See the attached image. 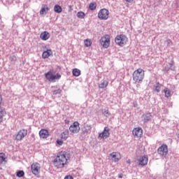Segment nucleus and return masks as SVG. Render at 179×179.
<instances>
[{
	"mask_svg": "<svg viewBox=\"0 0 179 179\" xmlns=\"http://www.w3.org/2000/svg\"><path fill=\"white\" fill-rule=\"evenodd\" d=\"M69 159V157H68L66 152H62L54 159L53 164L57 169H62L66 164Z\"/></svg>",
	"mask_w": 179,
	"mask_h": 179,
	"instance_id": "f257e3e1",
	"label": "nucleus"
},
{
	"mask_svg": "<svg viewBox=\"0 0 179 179\" xmlns=\"http://www.w3.org/2000/svg\"><path fill=\"white\" fill-rule=\"evenodd\" d=\"M145 78V71L142 69H138L133 73V80L136 83H142Z\"/></svg>",
	"mask_w": 179,
	"mask_h": 179,
	"instance_id": "f03ea898",
	"label": "nucleus"
},
{
	"mask_svg": "<svg viewBox=\"0 0 179 179\" xmlns=\"http://www.w3.org/2000/svg\"><path fill=\"white\" fill-rule=\"evenodd\" d=\"M45 77L47 80L52 83H55L57 82V80H59V79H61V75L59 73H57L56 75H55L54 73L51 71L45 73Z\"/></svg>",
	"mask_w": 179,
	"mask_h": 179,
	"instance_id": "7ed1b4c3",
	"label": "nucleus"
},
{
	"mask_svg": "<svg viewBox=\"0 0 179 179\" xmlns=\"http://www.w3.org/2000/svg\"><path fill=\"white\" fill-rule=\"evenodd\" d=\"M127 42L128 38L124 34L117 35L115 38V43L120 47H124Z\"/></svg>",
	"mask_w": 179,
	"mask_h": 179,
	"instance_id": "20e7f679",
	"label": "nucleus"
},
{
	"mask_svg": "<svg viewBox=\"0 0 179 179\" xmlns=\"http://www.w3.org/2000/svg\"><path fill=\"white\" fill-rule=\"evenodd\" d=\"M109 15L110 11L106 8H103L99 12L98 17L100 19V20H107Z\"/></svg>",
	"mask_w": 179,
	"mask_h": 179,
	"instance_id": "39448f33",
	"label": "nucleus"
},
{
	"mask_svg": "<svg viewBox=\"0 0 179 179\" xmlns=\"http://www.w3.org/2000/svg\"><path fill=\"white\" fill-rule=\"evenodd\" d=\"M100 43L103 48H108L110 47V36L108 35L103 36L100 40Z\"/></svg>",
	"mask_w": 179,
	"mask_h": 179,
	"instance_id": "423d86ee",
	"label": "nucleus"
},
{
	"mask_svg": "<svg viewBox=\"0 0 179 179\" xmlns=\"http://www.w3.org/2000/svg\"><path fill=\"white\" fill-rule=\"evenodd\" d=\"M158 154L160 155V156H166L169 153V149L167 148V145L163 144L162 146H160L157 150Z\"/></svg>",
	"mask_w": 179,
	"mask_h": 179,
	"instance_id": "0eeeda50",
	"label": "nucleus"
},
{
	"mask_svg": "<svg viewBox=\"0 0 179 179\" xmlns=\"http://www.w3.org/2000/svg\"><path fill=\"white\" fill-rule=\"evenodd\" d=\"M69 131L73 134H78V132L80 131V127H79V122H74L73 124L70 126Z\"/></svg>",
	"mask_w": 179,
	"mask_h": 179,
	"instance_id": "6e6552de",
	"label": "nucleus"
},
{
	"mask_svg": "<svg viewBox=\"0 0 179 179\" xmlns=\"http://www.w3.org/2000/svg\"><path fill=\"white\" fill-rule=\"evenodd\" d=\"M27 135V130L26 129H21L19 131L17 134L16 135L15 139L16 141H22L24 136Z\"/></svg>",
	"mask_w": 179,
	"mask_h": 179,
	"instance_id": "1a4fd4ad",
	"label": "nucleus"
},
{
	"mask_svg": "<svg viewBox=\"0 0 179 179\" xmlns=\"http://www.w3.org/2000/svg\"><path fill=\"white\" fill-rule=\"evenodd\" d=\"M31 168L33 174H34L35 176H37L38 174L40 173V164L34 163L32 164Z\"/></svg>",
	"mask_w": 179,
	"mask_h": 179,
	"instance_id": "9d476101",
	"label": "nucleus"
},
{
	"mask_svg": "<svg viewBox=\"0 0 179 179\" xmlns=\"http://www.w3.org/2000/svg\"><path fill=\"white\" fill-rule=\"evenodd\" d=\"M99 136L102 139H104V138H108V136H110V129L108 128V127H104L103 131L101 134H99Z\"/></svg>",
	"mask_w": 179,
	"mask_h": 179,
	"instance_id": "9b49d317",
	"label": "nucleus"
},
{
	"mask_svg": "<svg viewBox=\"0 0 179 179\" xmlns=\"http://www.w3.org/2000/svg\"><path fill=\"white\" fill-rule=\"evenodd\" d=\"M152 118V116L150 113H145L141 116V120L143 122H149Z\"/></svg>",
	"mask_w": 179,
	"mask_h": 179,
	"instance_id": "f8f14e48",
	"label": "nucleus"
},
{
	"mask_svg": "<svg viewBox=\"0 0 179 179\" xmlns=\"http://www.w3.org/2000/svg\"><path fill=\"white\" fill-rule=\"evenodd\" d=\"M133 135L137 138H141L143 135V130L142 128H135L133 129Z\"/></svg>",
	"mask_w": 179,
	"mask_h": 179,
	"instance_id": "ddd939ff",
	"label": "nucleus"
},
{
	"mask_svg": "<svg viewBox=\"0 0 179 179\" xmlns=\"http://www.w3.org/2000/svg\"><path fill=\"white\" fill-rule=\"evenodd\" d=\"M110 159H111V160L113 162H118V160H120L121 159V157L120 156V153L118 152H112L109 155Z\"/></svg>",
	"mask_w": 179,
	"mask_h": 179,
	"instance_id": "4468645a",
	"label": "nucleus"
},
{
	"mask_svg": "<svg viewBox=\"0 0 179 179\" xmlns=\"http://www.w3.org/2000/svg\"><path fill=\"white\" fill-rule=\"evenodd\" d=\"M149 161V158H148V155H144L139 158L138 162L140 166H146L148 164V162Z\"/></svg>",
	"mask_w": 179,
	"mask_h": 179,
	"instance_id": "2eb2a0df",
	"label": "nucleus"
},
{
	"mask_svg": "<svg viewBox=\"0 0 179 179\" xmlns=\"http://www.w3.org/2000/svg\"><path fill=\"white\" fill-rule=\"evenodd\" d=\"M49 135L50 134L48 133V130H47V129H41L39 131L40 138H42L43 139H45V138H48Z\"/></svg>",
	"mask_w": 179,
	"mask_h": 179,
	"instance_id": "dca6fc26",
	"label": "nucleus"
},
{
	"mask_svg": "<svg viewBox=\"0 0 179 179\" xmlns=\"http://www.w3.org/2000/svg\"><path fill=\"white\" fill-rule=\"evenodd\" d=\"M82 129L83 134H86L87 135L90 134V132H92V126L89 124H85Z\"/></svg>",
	"mask_w": 179,
	"mask_h": 179,
	"instance_id": "f3484780",
	"label": "nucleus"
},
{
	"mask_svg": "<svg viewBox=\"0 0 179 179\" xmlns=\"http://www.w3.org/2000/svg\"><path fill=\"white\" fill-rule=\"evenodd\" d=\"M50 10L48 6L43 4L42 5V8L41 9L40 13L41 15H47V12Z\"/></svg>",
	"mask_w": 179,
	"mask_h": 179,
	"instance_id": "a211bd4d",
	"label": "nucleus"
},
{
	"mask_svg": "<svg viewBox=\"0 0 179 179\" xmlns=\"http://www.w3.org/2000/svg\"><path fill=\"white\" fill-rule=\"evenodd\" d=\"M108 86V81L106 80H103L101 81V83L99 85V89H106Z\"/></svg>",
	"mask_w": 179,
	"mask_h": 179,
	"instance_id": "6ab92c4d",
	"label": "nucleus"
},
{
	"mask_svg": "<svg viewBox=\"0 0 179 179\" xmlns=\"http://www.w3.org/2000/svg\"><path fill=\"white\" fill-rule=\"evenodd\" d=\"M41 40H44L45 41L50 38V33L47 31H44L41 34Z\"/></svg>",
	"mask_w": 179,
	"mask_h": 179,
	"instance_id": "aec40b11",
	"label": "nucleus"
},
{
	"mask_svg": "<svg viewBox=\"0 0 179 179\" xmlns=\"http://www.w3.org/2000/svg\"><path fill=\"white\" fill-rule=\"evenodd\" d=\"M51 54H52V51H51V50L44 51L42 54V58L45 59V58H48V57H50Z\"/></svg>",
	"mask_w": 179,
	"mask_h": 179,
	"instance_id": "412c9836",
	"label": "nucleus"
},
{
	"mask_svg": "<svg viewBox=\"0 0 179 179\" xmlns=\"http://www.w3.org/2000/svg\"><path fill=\"white\" fill-rule=\"evenodd\" d=\"M164 69L166 72H168V71H169L170 69H171V71H176V66H174V62L172 61L169 63V66L165 67Z\"/></svg>",
	"mask_w": 179,
	"mask_h": 179,
	"instance_id": "4be33fe9",
	"label": "nucleus"
},
{
	"mask_svg": "<svg viewBox=\"0 0 179 179\" xmlns=\"http://www.w3.org/2000/svg\"><path fill=\"white\" fill-rule=\"evenodd\" d=\"M153 89L154 92H157V93H160V91L162 90V84L156 83V84L154 85Z\"/></svg>",
	"mask_w": 179,
	"mask_h": 179,
	"instance_id": "5701e85b",
	"label": "nucleus"
},
{
	"mask_svg": "<svg viewBox=\"0 0 179 179\" xmlns=\"http://www.w3.org/2000/svg\"><path fill=\"white\" fill-rule=\"evenodd\" d=\"M69 136V131L68 130H66L62 134V139H64V141H66Z\"/></svg>",
	"mask_w": 179,
	"mask_h": 179,
	"instance_id": "b1692460",
	"label": "nucleus"
},
{
	"mask_svg": "<svg viewBox=\"0 0 179 179\" xmlns=\"http://www.w3.org/2000/svg\"><path fill=\"white\" fill-rule=\"evenodd\" d=\"M6 115V111H5V109H1L0 111V122H2L3 121V117Z\"/></svg>",
	"mask_w": 179,
	"mask_h": 179,
	"instance_id": "393cba45",
	"label": "nucleus"
},
{
	"mask_svg": "<svg viewBox=\"0 0 179 179\" xmlns=\"http://www.w3.org/2000/svg\"><path fill=\"white\" fill-rule=\"evenodd\" d=\"M54 10L56 13H61L62 12V8L59 5H55Z\"/></svg>",
	"mask_w": 179,
	"mask_h": 179,
	"instance_id": "a878e982",
	"label": "nucleus"
},
{
	"mask_svg": "<svg viewBox=\"0 0 179 179\" xmlns=\"http://www.w3.org/2000/svg\"><path fill=\"white\" fill-rule=\"evenodd\" d=\"M72 72L73 76H80V70H79L78 69H73Z\"/></svg>",
	"mask_w": 179,
	"mask_h": 179,
	"instance_id": "bb28decb",
	"label": "nucleus"
},
{
	"mask_svg": "<svg viewBox=\"0 0 179 179\" xmlns=\"http://www.w3.org/2000/svg\"><path fill=\"white\" fill-rule=\"evenodd\" d=\"M164 93L165 94V97H171V91L168 88L164 90Z\"/></svg>",
	"mask_w": 179,
	"mask_h": 179,
	"instance_id": "cd10ccee",
	"label": "nucleus"
},
{
	"mask_svg": "<svg viewBox=\"0 0 179 179\" xmlns=\"http://www.w3.org/2000/svg\"><path fill=\"white\" fill-rule=\"evenodd\" d=\"M164 44L165 45V47H170L171 45V44H173V43L171 42V40L166 39V41H164Z\"/></svg>",
	"mask_w": 179,
	"mask_h": 179,
	"instance_id": "c85d7f7f",
	"label": "nucleus"
},
{
	"mask_svg": "<svg viewBox=\"0 0 179 179\" xmlns=\"http://www.w3.org/2000/svg\"><path fill=\"white\" fill-rule=\"evenodd\" d=\"M85 47H90L92 45V41L90 39H86L85 41Z\"/></svg>",
	"mask_w": 179,
	"mask_h": 179,
	"instance_id": "c756f323",
	"label": "nucleus"
},
{
	"mask_svg": "<svg viewBox=\"0 0 179 179\" xmlns=\"http://www.w3.org/2000/svg\"><path fill=\"white\" fill-rule=\"evenodd\" d=\"M96 3H90V10H94L96 9Z\"/></svg>",
	"mask_w": 179,
	"mask_h": 179,
	"instance_id": "7c9ffc66",
	"label": "nucleus"
},
{
	"mask_svg": "<svg viewBox=\"0 0 179 179\" xmlns=\"http://www.w3.org/2000/svg\"><path fill=\"white\" fill-rule=\"evenodd\" d=\"M77 17L79 19H83L85 17V13H83V12H78L77 13Z\"/></svg>",
	"mask_w": 179,
	"mask_h": 179,
	"instance_id": "2f4dec72",
	"label": "nucleus"
},
{
	"mask_svg": "<svg viewBox=\"0 0 179 179\" xmlns=\"http://www.w3.org/2000/svg\"><path fill=\"white\" fill-rule=\"evenodd\" d=\"M24 176V171H18L17 172V177L22 178Z\"/></svg>",
	"mask_w": 179,
	"mask_h": 179,
	"instance_id": "473e14b6",
	"label": "nucleus"
},
{
	"mask_svg": "<svg viewBox=\"0 0 179 179\" xmlns=\"http://www.w3.org/2000/svg\"><path fill=\"white\" fill-rule=\"evenodd\" d=\"M103 114L104 117H106V118H108V117H110V115H111V113H110L108 110H105Z\"/></svg>",
	"mask_w": 179,
	"mask_h": 179,
	"instance_id": "72a5a7b5",
	"label": "nucleus"
},
{
	"mask_svg": "<svg viewBox=\"0 0 179 179\" xmlns=\"http://www.w3.org/2000/svg\"><path fill=\"white\" fill-rule=\"evenodd\" d=\"M53 94H61V89L56 90L53 92Z\"/></svg>",
	"mask_w": 179,
	"mask_h": 179,
	"instance_id": "f704fd0d",
	"label": "nucleus"
},
{
	"mask_svg": "<svg viewBox=\"0 0 179 179\" xmlns=\"http://www.w3.org/2000/svg\"><path fill=\"white\" fill-rule=\"evenodd\" d=\"M10 61L15 62L16 61V56L13 55L10 57Z\"/></svg>",
	"mask_w": 179,
	"mask_h": 179,
	"instance_id": "c9c22d12",
	"label": "nucleus"
},
{
	"mask_svg": "<svg viewBox=\"0 0 179 179\" xmlns=\"http://www.w3.org/2000/svg\"><path fill=\"white\" fill-rule=\"evenodd\" d=\"M6 158H5V157L0 155V160L1 162H5Z\"/></svg>",
	"mask_w": 179,
	"mask_h": 179,
	"instance_id": "e433bc0d",
	"label": "nucleus"
},
{
	"mask_svg": "<svg viewBox=\"0 0 179 179\" xmlns=\"http://www.w3.org/2000/svg\"><path fill=\"white\" fill-rule=\"evenodd\" d=\"M64 179H73V177L71 176H67L64 178Z\"/></svg>",
	"mask_w": 179,
	"mask_h": 179,
	"instance_id": "4c0bfd02",
	"label": "nucleus"
},
{
	"mask_svg": "<svg viewBox=\"0 0 179 179\" xmlns=\"http://www.w3.org/2000/svg\"><path fill=\"white\" fill-rule=\"evenodd\" d=\"M122 177H123L122 173H119L118 174V178H122Z\"/></svg>",
	"mask_w": 179,
	"mask_h": 179,
	"instance_id": "58836bf2",
	"label": "nucleus"
},
{
	"mask_svg": "<svg viewBox=\"0 0 179 179\" xmlns=\"http://www.w3.org/2000/svg\"><path fill=\"white\" fill-rule=\"evenodd\" d=\"M58 145H62V141H57Z\"/></svg>",
	"mask_w": 179,
	"mask_h": 179,
	"instance_id": "ea45409f",
	"label": "nucleus"
},
{
	"mask_svg": "<svg viewBox=\"0 0 179 179\" xmlns=\"http://www.w3.org/2000/svg\"><path fill=\"white\" fill-rule=\"evenodd\" d=\"M127 2H129V3H131V2H134V0H125Z\"/></svg>",
	"mask_w": 179,
	"mask_h": 179,
	"instance_id": "a19ab883",
	"label": "nucleus"
},
{
	"mask_svg": "<svg viewBox=\"0 0 179 179\" xmlns=\"http://www.w3.org/2000/svg\"><path fill=\"white\" fill-rule=\"evenodd\" d=\"M0 108H1V106H0Z\"/></svg>",
	"mask_w": 179,
	"mask_h": 179,
	"instance_id": "79ce46f5",
	"label": "nucleus"
}]
</instances>
